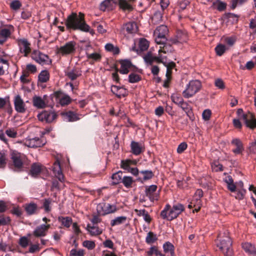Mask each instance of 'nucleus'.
<instances>
[{
    "mask_svg": "<svg viewBox=\"0 0 256 256\" xmlns=\"http://www.w3.org/2000/svg\"><path fill=\"white\" fill-rule=\"evenodd\" d=\"M66 25L68 28L90 32L92 34H94V31L92 30H90V26L86 23L84 14L82 12H79L78 14L72 12L68 16L66 22Z\"/></svg>",
    "mask_w": 256,
    "mask_h": 256,
    "instance_id": "obj_1",
    "label": "nucleus"
},
{
    "mask_svg": "<svg viewBox=\"0 0 256 256\" xmlns=\"http://www.w3.org/2000/svg\"><path fill=\"white\" fill-rule=\"evenodd\" d=\"M146 62L152 64L154 61L162 63L166 68V76L168 78L172 73V70L175 67L176 64L172 62H167L166 60V56L160 55L159 56H154L151 52H148L144 56Z\"/></svg>",
    "mask_w": 256,
    "mask_h": 256,
    "instance_id": "obj_2",
    "label": "nucleus"
},
{
    "mask_svg": "<svg viewBox=\"0 0 256 256\" xmlns=\"http://www.w3.org/2000/svg\"><path fill=\"white\" fill-rule=\"evenodd\" d=\"M218 238L219 242L216 244L217 246L222 251L225 256H232V242L228 236V232L225 231L222 234H220Z\"/></svg>",
    "mask_w": 256,
    "mask_h": 256,
    "instance_id": "obj_3",
    "label": "nucleus"
},
{
    "mask_svg": "<svg viewBox=\"0 0 256 256\" xmlns=\"http://www.w3.org/2000/svg\"><path fill=\"white\" fill-rule=\"evenodd\" d=\"M200 88L201 83L200 80H190L182 92L183 96L186 98H191L200 90Z\"/></svg>",
    "mask_w": 256,
    "mask_h": 256,
    "instance_id": "obj_4",
    "label": "nucleus"
},
{
    "mask_svg": "<svg viewBox=\"0 0 256 256\" xmlns=\"http://www.w3.org/2000/svg\"><path fill=\"white\" fill-rule=\"evenodd\" d=\"M76 50V44L74 42L70 41L66 42L60 48H57L56 52L62 56L71 55L74 53Z\"/></svg>",
    "mask_w": 256,
    "mask_h": 256,
    "instance_id": "obj_5",
    "label": "nucleus"
},
{
    "mask_svg": "<svg viewBox=\"0 0 256 256\" xmlns=\"http://www.w3.org/2000/svg\"><path fill=\"white\" fill-rule=\"evenodd\" d=\"M237 114L239 118L244 122L246 126L252 128L256 127V121L252 113L244 114L242 110L239 108L237 110Z\"/></svg>",
    "mask_w": 256,
    "mask_h": 256,
    "instance_id": "obj_6",
    "label": "nucleus"
},
{
    "mask_svg": "<svg viewBox=\"0 0 256 256\" xmlns=\"http://www.w3.org/2000/svg\"><path fill=\"white\" fill-rule=\"evenodd\" d=\"M20 52L24 56H27L31 52V44L25 38H19L16 40Z\"/></svg>",
    "mask_w": 256,
    "mask_h": 256,
    "instance_id": "obj_7",
    "label": "nucleus"
},
{
    "mask_svg": "<svg viewBox=\"0 0 256 256\" xmlns=\"http://www.w3.org/2000/svg\"><path fill=\"white\" fill-rule=\"evenodd\" d=\"M31 56L32 59L42 65L48 64L50 62L48 56L39 50H34Z\"/></svg>",
    "mask_w": 256,
    "mask_h": 256,
    "instance_id": "obj_8",
    "label": "nucleus"
},
{
    "mask_svg": "<svg viewBox=\"0 0 256 256\" xmlns=\"http://www.w3.org/2000/svg\"><path fill=\"white\" fill-rule=\"evenodd\" d=\"M44 144L45 142L38 137H34V138H28L24 140V146L32 148L41 147Z\"/></svg>",
    "mask_w": 256,
    "mask_h": 256,
    "instance_id": "obj_9",
    "label": "nucleus"
},
{
    "mask_svg": "<svg viewBox=\"0 0 256 256\" xmlns=\"http://www.w3.org/2000/svg\"><path fill=\"white\" fill-rule=\"evenodd\" d=\"M56 117V115L54 112L44 111L38 114V119L42 122L47 123L52 122Z\"/></svg>",
    "mask_w": 256,
    "mask_h": 256,
    "instance_id": "obj_10",
    "label": "nucleus"
},
{
    "mask_svg": "<svg viewBox=\"0 0 256 256\" xmlns=\"http://www.w3.org/2000/svg\"><path fill=\"white\" fill-rule=\"evenodd\" d=\"M14 103L15 110L19 113H24L26 110V103L20 95L14 96Z\"/></svg>",
    "mask_w": 256,
    "mask_h": 256,
    "instance_id": "obj_11",
    "label": "nucleus"
},
{
    "mask_svg": "<svg viewBox=\"0 0 256 256\" xmlns=\"http://www.w3.org/2000/svg\"><path fill=\"white\" fill-rule=\"evenodd\" d=\"M184 210V206L180 204H174L168 213V220H172L178 217Z\"/></svg>",
    "mask_w": 256,
    "mask_h": 256,
    "instance_id": "obj_12",
    "label": "nucleus"
},
{
    "mask_svg": "<svg viewBox=\"0 0 256 256\" xmlns=\"http://www.w3.org/2000/svg\"><path fill=\"white\" fill-rule=\"evenodd\" d=\"M14 30V27L10 25L6 28H0V44L6 42Z\"/></svg>",
    "mask_w": 256,
    "mask_h": 256,
    "instance_id": "obj_13",
    "label": "nucleus"
},
{
    "mask_svg": "<svg viewBox=\"0 0 256 256\" xmlns=\"http://www.w3.org/2000/svg\"><path fill=\"white\" fill-rule=\"evenodd\" d=\"M138 26L136 22H130L124 24L122 27V31L124 34H134L138 32Z\"/></svg>",
    "mask_w": 256,
    "mask_h": 256,
    "instance_id": "obj_14",
    "label": "nucleus"
},
{
    "mask_svg": "<svg viewBox=\"0 0 256 256\" xmlns=\"http://www.w3.org/2000/svg\"><path fill=\"white\" fill-rule=\"evenodd\" d=\"M136 0H118V4L120 9L123 12H130L134 10V4Z\"/></svg>",
    "mask_w": 256,
    "mask_h": 256,
    "instance_id": "obj_15",
    "label": "nucleus"
},
{
    "mask_svg": "<svg viewBox=\"0 0 256 256\" xmlns=\"http://www.w3.org/2000/svg\"><path fill=\"white\" fill-rule=\"evenodd\" d=\"M10 156L14 167L18 169L21 168L23 165L21 154L16 151H12Z\"/></svg>",
    "mask_w": 256,
    "mask_h": 256,
    "instance_id": "obj_16",
    "label": "nucleus"
},
{
    "mask_svg": "<svg viewBox=\"0 0 256 256\" xmlns=\"http://www.w3.org/2000/svg\"><path fill=\"white\" fill-rule=\"evenodd\" d=\"M188 40L187 32L185 30H178L176 37L172 40L173 44H183L186 42Z\"/></svg>",
    "mask_w": 256,
    "mask_h": 256,
    "instance_id": "obj_17",
    "label": "nucleus"
},
{
    "mask_svg": "<svg viewBox=\"0 0 256 256\" xmlns=\"http://www.w3.org/2000/svg\"><path fill=\"white\" fill-rule=\"evenodd\" d=\"M50 228V224H42L37 226L33 232L34 235L36 237L44 236Z\"/></svg>",
    "mask_w": 256,
    "mask_h": 256,
    "instance_id": "obj_18",
    "label": "nucleus"
},
{
    "mask_svg": "<svg viewBox=\"0 0 256 256\" xmlns=\"http://www.w3.org/2000/svg\"><path fill=\"white\" fill-rule=\"evenodd\" d=\"M55 94L56 98L58 99L59 103L62 106L68 104L71 101L70 98L68 94H62L60 92H56Z\"/></svg>",
    "mask_w": 256,
    "mask_h": 256,
    "instance_id": "obj_19",
    "label": "nucleus"
},
{
    "mask_svg": "<svg viewBox=\"0 0 256 256\" xmlns=\"http://www.w3.org/2000/svg\"><path fill=\"white\" fill-rule=\"evenodd\" d=\"M111 91L119 98L124 97L128 94V90L125 88L117 86H112Z\"/></svg>",
    "mask_w": 256,
    "mask_h": 256,
    "instance_id": "obj_20",
    "label": "nucleus"
},
{
    "mask_svg": "<svg viewBox=\"0 0 256 256\" xmlns=\"http://www.w3.org/2000/svg\"><path fill=\"white\" fill-rule=\"evenodd\" d=\"M46 96H44L43 98H41L38 96H34L33 98L32 102L33 105L38 108H43L46 106V104L45 102V99L46 98Z\"/></svg>",
    "mask_w": 256,
    "mask_h": 256,
    "instance_id": "obj_21",
    "label": "nucleus"
},
{
    "mask_svg": "<svg viewBox=\"0 0 256 256\" xmlns=\"http://www.w3.org/2000/svg\"><path fill=\"white\" fill-rule=\"evenodd\" d=\"M52 171L55 176L60 182H63L64 181V176L62 174L60 164L58 162H56L54 163Z\"/></svg>",
    "mask_w": 256,
    "mask_h": 256,
    "instance_id": "obj_22",
    "label": "nucleus"
},
{
    "mask_svg": "<svg viewBox=\"0 0 256 256\" xmlns=\"http://www.w3.org/2000/svg\"><path fill=\"white\" fill-rule=\"evenodd\" d=\"M82 71L78 68H72L68 70L66 72V76L71 80H74L81 76Z\"/></svg>",
    "mask_w": 256,
    "mask_h": 256,
    "instance_id": "obj_23",
    "label": "nucleus"
},
{
    "mask_svg": "<svg viewBox=\"0 0 256 256\" xmlns=\"http://www.w3.org/2000/svg\"><path fill=\"white\" fill-rule=\"evenodd\" d=\"M98 208H102L103 212L101 213L102 214L104 215L106 214H108L110 213L114 212L116 210V206L113 204H105L104 205V206H102V204H99L98 206Z\"/></svg>",
    "mask_w": 256,
    "mask_h": 256,
    "instance_id": "obj_24",
    "label": "nucleus"
},
{
    "mask_svg": "<svg viewBox=\"0 0 256 256\" xmlns=\"http://www.w3.org/2000/svg\"><path fill=\"white\" fill-rule=\"evenodd\" d=\"M232 144L236 147L232 150V152L235 154H240L244 150L242 144L240 139L234 138L232 140Z\"/></svg>",
    "mask_w": 256,
    "mask_h": 256,
    "instance_id": "obj_25",
    "label": "nucleus"
},
{
    "mask_svg": "<svg viewBox=\"0 0 256 256\" xmlns=\"http://www.w3.org/2000/svg\"><path fill=\"white\" fill-rule=\"evenodd\" d=\"M131 150L134 154L137 156L140 154L142 149V145L138 142L132 141L130 144Z\"/></svg>",
    "mask_w": 256,
    "mask_h": 256,
    "instance_id": "obj_26",
    "label": "nucleus"
},
{
    "mask_svg": "<svg viewBox=\"0 0 256 256\" xmlns=\"http://www.w3.org/2000/svg\"><path fill=\"white\" fill-rule=\"evenodd\" d=\"M86 230L92 236L99 235L102 232V230L98 226L94 225L91 226L90 224H88Z\"/></svg>",
    "mask_w": 256,
    "mask_h": 256,
    "instance_id": "obj_27",
    "label": "nucleus"
},
{
    "mask_svg": "<svg viewBox=\"0 0 256 256\" xmlns=\"http://www.w3.org/2000/svg\"><path fill=\"white\" fill-rule=\"evenodd\" d=\"M62 116L64 120L68 122H74L80 119L76 113L71 111L63 113Z\"/></svg>",
    "mask_w": 256,
    "mask_h": 256,
    "instance_id": "obj_28",
    "label": "nucleus"
},
{
    "mask_svg": "<svg viewBox=\"0 0 256 256\" xmlns=\"http://www.w3.org/2000/svg\"><path fill=\"white\" fill-rule=\"evenodd\" d=\"M163 248L166 254H170V256H174V245L169 242H165L163 244Z\"/></svg>",
    "mask_w": 256,
    "mask_h": 256,
    "instance_id": "obj_29",
    "label": "nucleus"
},
{
    "mask_svg": "<svg viewBox=\"0 0 256 256\" xmlns=\"http://www.w3.org/2000/svg\"><path fill=\"white\" fill-rule=\"evenodd\" d=\"M132 63L128 60H124L121 62L120 72L122 74H126L129 72V68L132 66Z\"/></svg>",
    "mask_w": 256,
    "mask_h": 256,
    "instance_id": "obj_30",
    "label": "nucleus"
},
{
    "mask_svg": "<svg viewBox=\"0 0 256 256\" xmlns=\"http://www.w3.org/2000/svg\"><path fill=\"white\" fill-rule=\"evenodd\" d=\"M24 208L28 214L32 215L36 213L38 206L34 203H30L25 204Z\"/></svg>",
    "mask_w": 256,
    "mask_h": 256,
    "instance_id": "obj_31",
    "label": "nucleus"
},
{
    "mask_svg": "<svg viewBox=\"0 0 256 256\" xmlns=\"http://www.w3.org/2000/svg\"><path fill=\"white\" fill-rule=\"evenodd\" d=\"M168 27L165 25H160L158 26L156 31L155 34L157 36L166 37V34L168 33Z\"/></svg>",
    "mask_w": 256,
    "mask_h": 256,
    "instance_id": "obj_32",
    "label": "nucleus"
},
{
    "mask_svg": "<svg viewBox=\"0 0 256 256\" xmlns=\"http://www.w3.org/2000/svg\"><path fill=\"white\" fill-rule=\"evenodd\" d=\"M123 176L122 172L121 171L114 174L112 176V184H116L122 182Z\"/></svg>",
    "mask_w": 256,
    "mask_h": 256,
    "instance_id": "obj_33",
    "label": "nucleus"
},
{
    "mask_svg": "<svg viewBox=\"0 0 256 256\" xmlns=\"http://www.w3.org/2000/svg\"><path fill=\"white\" fill-rule=\"evenodd\" d=\"M136 161L135 160H126L122 161L121 167L128 172L130 169L131 165H136Z\"/></svg>",
    "mask_w": 256,
    "mask_h": 256,
    "instance_id": "obj_34",
    "label": "nucleus"
},
{
    "mask_svg": "<svg viewBox=\"0 0 256 256\" xmlns=\"http://www.w3.org/2000/svg\"><path fill=\"white\" fill-rule=\"evenodd\" d=\"M38 78L40 82H46L49 80L50 73L47 70H43L39 74Z\"/></svg>",
    "mask_w": 256,
    "mask_h": 256,
    "instance_id": "obj_35",
    "label": "nucleus"
},
{
    "mask_svg": "<svg viewBox=\"0 0 256 256\" xmlns=\"http://www.w3.org/2000/svg\"><path fill=\"white\" fill-rule=\"evenodd\" d=\"M137 214L140 216H142L144 221L148 223H150L151 221V218L148 212L145 210H136Z\"/></svg>",
    "mask_w": 256,
    "mask_h": 256,
    "instance_id": "obj_36",
    "label": "nucleus"
},
{
    "mask_svg": "<svg viewBox=\"0 0 256 256\" xmlns=\"http://www.w3.org/2000/svg\"><path fill=\"white\" fill-rule=\"evenodd\" d=\"M126 220V217L125 216H120L116 218H115L111 220L110 225L112 226H118L124 224Z\"/></svg>",
    "mask_w": 256,
    "mask_h": 256,
    "instance_id": "obj_37",
    "label": "nucleus"
},
{
    "mask_svg": "<svg viewBox=\"0 0 256 256\" xmlns=\"http://www.w3.org/2000/svg\"><path fill=\"white\" fill-rule=\"evenodd\" d=\"M242 246L246 252L256 256V248L254 245L250 243H245Z\"/></svg>",
    "mask_w": 256,
    "mask_h": 256,
    "instance_id": "obj_38",
    "label": "nucleus"
},
{
    "mask_svg": "<svg viewBox=\"0 0 256 256\" xmlns=\"http://www.w3.org/2000/svg\"><path fill=\"white\" fill-rule=\"evenodd\" d=\"M58 220L63 226L66 228H69L72 224V219L70 217L60 216Z\"/></svg>",
    "mask_w": 256,
    "mask_h": 256,
    "instance_id": "obj_39",
    "label": "nucleus"
},
{
    "mask_svg": "<svg viewBox=\"0 0 256 256\" xmlns=\"http://www.w3.org/2000/svg\"><path fill=\"white\" fill-rule=\"evenodd\" d=\"M173 50V48H172L171 46L169 45V44H164L163 46H160V48L158 50V56H159L160 55H162L161 54V53H164V54H168V53H170L172 52Z\"/></svg>",
    "mask_w": 256,
    "mask_h": 256,
    "instance_id": "obj_40",
    "label": "nucleus"
},
{
    "mask_svg": "<svg viewBox=\"0 0 256 256\" xmlns=\"http://www.w3.org/2000/svg\"><path fill=\"white\" fill-rule=\"evenodd\" d=\"M41 166L38 164H33L31 168L30 174L34 176H36L41 172Z\"/></svg>",
    "mask_w": 256,
    "mask_h": 256,
    "instance_id": "obj_41",
    "label": "nucleus"
},
{
    "mask_svg": "<svg viewBox=\"0 0 256 256\" xmlns=\"http://www.w3.org/2000/svg\"><path fill=\"white\" fill-rule=\"evenodd\" d=\"M8 67V64L6 60L0 58V76L3 75L5 70Z\"/></svg>",
    "mask_w": 256,
    "mask_h": 256,
    "instance_id": "obj_42",
    "label": "nucleus"
},
{
    "mask_svg": "<svg viewBox=\"0 0 256 256\" xmlns=\"http://www.w3.org/2000/svg\"><path fill=\"white\" fill-rule=\"evenodd\" d=\"M105 48L107 51L112 52L114 54H118L120 52L119 48L110 43L106 44Z\"/></svg>",
    "mask_w": 256,
    "mask_h": 256,
    "instance_id": "obj_43",
    "label": "nucleus"
},
{
    "mask_svg": "<svg viewBox=\"0 0 256 256\" xmlns=\"http://www.w3.org/2000/svg\"><path fill=\"white\" fill-rule=\"evenodd\" d=\"M157 240L156 236L152 232H150L147 234L146 238V242L147 244H150L154 243Z\"/></svg>",
    "mask_w": 256,
    "mask_h": 256,
    "instance_id": "obj_44",
    "label": "nucleus"
},
{
    "mask_svg": "<svg viewBox=\"0 0 256 256\" xmlns=\"http://www.w3.org/2000/svg\"><path fill=\"white\" fill-rule=\"evenodd\" d=\"M171 99L178 106H179L184 101L183 98L178 94H173L171 96Z\"/></svg>",
    "mask_w": 256,
    "mask_h": 256,
    "instance_id": "obj_45",
    "label": "nucleus"
},
{
    "mask_svg": "<svg viewBox=\"0 0 256 256\" xmlns=\"http://www.w3.org/2000/svg\"><path fill=\"white\" fill-rule=\"evenodd\" d=\"M132 182V178L128 176H124L122 182L124 186L127 188L131 187Z\"/></svg>",
    "mask_w": 256,
    "mask_h": 256,
    "instance_id": "obj_46",
    "label": "nucleus"
},
{
    "mask_svg": "<svg viewBox=\"0 0 256 256\" xmlns=\"http://www.w3.org/2000/svg\"><path fill=\"white\" fill-rule=\"evenodd\" d=\"M149 46L148 42L145 38H141L139 42V48L140 50H146Z\"/></svg>",
    "mask_w": 256,
    "mask_h": 256,
    "instance_id": "obj_47",
    "label": "nucleus"
},
{
    "mask_svg": "<svg viewBox=\"0 0 256 256\" xmlns=\"http://www.w3.org/2000/svg\"><path fill=\"white\" fill-rule=\"evenodd\" d=\"M226 50V46L222 44H219L215 48L216 52L218 56H222Z\"/></svg>",
    "mask_w": 256,
    "mask_h": 256,
    "instance_id": "obj_48",
    "label": "nucleus"
},
{
    "mask_svg": "<svg viewBox=\"0 0 256 256\" xmlns=\"http://www.w3.org/2000/svg\"><path fill=\"white\" fill-rule=\"evenodd\" d=\"M140 174H142L143 180H148L152 178L154 176L153 172L152 170H142V171H140Z\"/></svg>",
    "mask_w": 256,
    "mask_h": 256,
    "instance_id": "obj_49",
    "label": "nucleus"
},
{
    "mask_svg": "<svg viewBox=\"0 0 256 256\" xmlns=\"http://www.w3.org/2000/svg\"><path fill=\"white\" fill-rule=\"evenodd\" d=\"M7 160L4 152H0V168H4L6 166Z\"/></svg>",
    "mask_w": 256,
    "mask_h": 256,
    "instance_id": "obj_50",
    "label": "nucleus"
},
{
    "mask_svg": "<svg viewBox=\"0 0 256 256\" xmlns=\"http://www.w3.org/2000/svg\"><path fill=\"white\" fill-rule=\"evenodd\" d=\"M162 14L160 12H156L154 13V16L152 17V22L157 24L162 21Z\"/></svg>",
    "mask_w": 256,
    "mask_h": 256,
    "instance_id": "obj_51",
    "label": "nucleus"
},
{
    "mask_svg": "<svg viewBox=\"0 0 256 256\" xmlns=\"http://www.w3.org/2000/svg\"><path fill=\"white\" fill-rule=\"evenodd\" d=\"M128 80L131 83L136 82L140 80V77L139 75L132 73L129 75Z\"/></svg>",
    "mask_w": 256,
    "mask_h": 256,
    "instance_id": "obj_52",
    "label": "nucleus"
},
{
    "mask_svg": "<svg viewBox=\"0 0 256 256\" xmlns=\"http://www.w3.org/2000/svg\"><path fill=\"white\" fill-rule=\"evenodd\" d=\"M83 246L88 250H92L95 248L96 244L94 241L85 240L83 242Z\"/></svg>",
    "mask_w": 256,
    "mask_h": 256,
    "instance_id": "obj_53",
    "label": "nucleus"
},
{
    "mask_svg": "<svg viewBox=\"0 0 256 256\" xmlns=\"http://www.w3.org/2000/svg\"><path fill=\"white\" fill-rule=\"evenodd\" d=\"M112 0H104L100 6V8L102 10H105L107 8H109L111 6V2Z\"/></svg>",
    "mask_w": 256,
    "mask_h": 256,
    "instance_id": "obj_54",
    "label": "nucleus"
},
{
    "mask_svg": "<svg viewBox=\"0 0 256 256\" xmlns=\"http://www.w3.org/2000/svg\"><path fill=\"white\" fill-rule=\"evenodd\" d=\"M52 202V200L50 198L45 199L44 202L43 206L44 210L46 212H49L51 210L50 205Z\"/></svg>",
    "mask_w": 256,
    "mask_h": 256,
    "instance_id": "obj_55",
    "label": "nucleus"
},
{
    "mask_svg": "<svg viewBox=\"0 0 256 256\" xmlns=\"http://www.w3.org/2000/svg\"><path fill=\"white\" fill-rule=\"evenodd\" d=\"M18 244L22 248H26L28 244V240L26 236H22L20 238Z\"/></svg>",
    "mask_w": 256,
    "mask_h": 256,
    "instance_id": "obj_56",
    "label": "nucleus"
},
{
    "mask_svg": "<svg viewBox=\"0 0 256 256\" xmlns=\"http://www.w3.org/2000/svg\"><path fill=\"white\" fill-rule=\"evenodd\" d=\"M212 170L216 172L222 171L223 170L222 166L219 164L218 162H213L212 164Z\"/></svg>",
    "mask_w": 256,
    "mask_h": 256,
    "instance_id": "obj_57",
    "label": "nucleus"
},
{
    "mask_svg": "<svg viewBox=\"0 0 256 256\" xmlns=\"http://www.w3.org/2000/svg\"><path fill=\"white\" fill-rule=\"evenodd\" d=\"M170 208V206L169 204H167L164 209L160 212V216L164 219H167L168 220V214H167L168 211L169 210Z\"/></svg>",
    "mask_w": 256,
    "mask_h": 256,
    "instance_id": "obj_58",
    "label": "nucleus"
},
{
    "mask_svg": "<svg viewBox=\"0 0 256 256\" xmlns=\"http://www.w3.org/2000/svg\"><path fill=\"white\" fill-rule=\"evenodd\" d=\"M157 186L156 185H151L148 188H146V194L147 196H151L156 191Z\"/></svg>",
    "mask_w": 256,
    "mask_h": 256,
    "instance_id": "obj_59",
    "label": "nucleus"
},
{
    "mask_svg": "<svg viewBox=\"0 0 256 256\" xmlns=\"http://www.w3.org/2000/svg\"><path fill=\"white\" fill-rule=\"evenodd\" d=\"M248 0H232V8H234L236 6L242 5L244 3L246 2Z\"/></svg>",
    "mask_w": 256,
    "mask_h": 256,
    "instance_id": "obj_60",
    "label": "nucleus"
},
{
    "mask_svg": "<svg viewBox=\"0 0 256 256\" xmlns=\"http://www.w3.org/2000/svg\"><path fill=\"white\" fill-rule=\"evenodd\" d=\"M248 150L250 153L256 154V139L250 144Z\"/></svg>",
    "mask_w": 256,
    "mask_h": 256,
    "instance_id": "obj_61",
    "label": "nucleus"
},
{
    "mask_svg": "<svg viewBox=\"0 0 256 256\" xmlns=\"http://www.w3.org/2000/svg\"><path fill=\"white\" fill-rule=\"evenodd\" d=\"M6 135L11 138H14L16 136L17 132L13 128H9L6 130Z\"/></svg>",
    "mask_w": 256,
    "mask_h": 256,
    "instance_id": "obj_62",
    "label": "nucleus"
},
{
    "mask_svg": "<svg viewBox=\"0 0 256 256\" xmlns=\"http://www.w3.org/2000/svg\"><path fill=\"white\" fill-rule=\"evenodd\" d=\"M178 106L186 113H188L190 110V106L186 102H184V100Z\"/></svg>",
    "mask_w": 256,
    "mask_h": 256,
    "instance_id": "obj_63",
    "label": "nucleus"
},
{
    "mask_svg": "<svg viewBox=\"0 0 256 256\" xmlns=\"http://www.w3.org/2000/svg\"><path fill=\"white\" fill-rule=\"evenodd\" d=\"M10 218L8 216H0V226H4L10 222Z\"/></svg>",
    "mask_w": 256,
    "mask_h": 256,
    "instance_id": "obj_64",
    "label": "nucleus"
}]
</instances>
